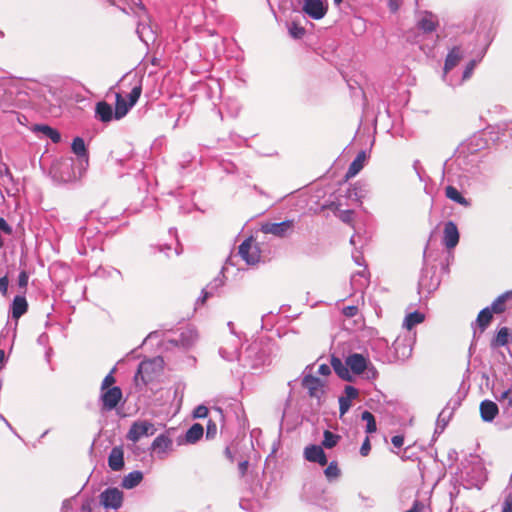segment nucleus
Here are the masks:
<instances>
[{"instance_id":"aec40b11","label":"nucleus","mask_w":512,"mask_h":512,"mask_svg":"<svg viewBox=\"0 0 512 512\" xmlns=\"http://www.w3.org/2000/svg\"><path fill=\"white\" fill-rule=\"evenodd\" d=\"M366 160V154L364 151H361L357 154L356 158L350 164L346 174L345 179L348 180L356 176L364 167V163Z\"/></svg>"},{"instance_id":"c9c22d12","label":"nucleus","mask_w":512,"mask_h":512,"mask_svg":"<svg viewBox=\"0 0 512 512\" xmlns=\"http://www.w3.org/2000/svg\"><path fill=\"white\" fill-rule=\"evenodd\" d=\"M141 93H142V85L139 84L137 86H135L130 94L128 95V103H129V106H134L136 104V102L138 101V99L140 98L141 96Z\"/></svg>"},{"instance_id":"f8f14e48","label":"nucleus","mask_w":512,"mask_h":512,"mask_svg":"<svg viewBox=\"0 0 512 512\" xmlns=\"http://www.w3.org/2000/svg\"><path fill=\"white\" fill-rule=\"evenodd\" d=\"M459 242V232L456 224L448 221L444 226L443 243L446 248L452 249L457 246Z\"/></svg>"},{"instance_id":"473e14b6","label":"nucleus","mask_w":512,"mask_h":512,"mask_svg":"<svg viewBox=\"0 0 512 512\" xmlns=\"http://www.w3.org/2000/svg\"><path fill=\"white\" fill-rule=\"evenodd\" d=\"M361 418L367 422L366 432L374 433L377 429L374 415L369 411H364L361 415Z\"/></svg>"},{"instance_id":"4468645a","label":"nucleus","mask_w":512,"mask_h":512,"mask_svg":"<svg viewBox=\"0 0 512 512\" xmlns=\"http://www.w3.org/2000/svg\"><path fill=\"white\" fill-rule=\"evenodd\" d=\"M305 458L310 462H315L320 464L321 466L327 465V457L322 449V447L317 445H311L305 448Z\"/></svg>"},{"instance_id":"58836bf2","label":"nucleus","mask_w":512,"mask_h":512,"mask_svg":"<svg viewBox=\"0 0 512 512\" xmlns=\"http://www.w3.org/2000/svg\"><path fill=\"white\" fill-rule=\"evenodd\" d=\"M116 382V379L115 377L113 376V373L110 372L108 375L105 376V378L103 379L102 381V384H101V390L104 391V390H107V389H110L112 388L113 384Z\"/></svg>"},{"instance_id":"9b49d317","label":"nucleus","mask_w":512,"mask_h":512,"mask_svg":"<svg viewBox=\"0 0 512 512\" xmlns=\"http://www.w3.org/2000/svg\"><path fill=\"white\" fill-rule=\"evenodd\" d=\"M439 25L437 16L429 11H424L421 13V17L417 23V27L419 30L424 33H431L437 29Z\"/></svg>"},{"instance_id":"6ab92c4d","label":"nucleus","mask_w":512,"mask_h":512,"mask_svg":"<svg viewBox=\"0 0 512 512\" xmlns=\"http://www.w3.org/2000/svg\"><path fill=\"white\" fill-rule=\"evenodd\" d=\"M11 310L12 318L18 320L28 310V302L26 298L22 295L15 296L12 302Z\"/></svg>"},{"instance_id":"49530a36","label":"nucleus","mask_w":512,"mask_h":512,"mask_svg":"<svg viewBox=\"0 0 512 512\" xmlns=\"http://www.w3.org/2000/svg\"><path fill=\"white\" fill-rule=\"evenodd\" d=\"M475 66H476V61L475 60H471L468 63V65L466 66V69L464 70L463 79H468L471 76Z\"/></svg>"},{"instance_id":"6e6d98bb","label":"nucleus","mask_w":512,"mask_h":512,"mask_svg":"<svg viewBox=\"0 0 512 512\" xmlns=\"http://www.w3.org/2000/svg\"><path fill=\"white\" fill-rule=\"evenodd\" d=\"M0 176H7L9 178H12V174L6 164L0 163Z\"/></svg>"},{"instance_id":"13d9d810","label":"nucleus","mask_w":512,"mask_h":512,"mask_svg":"<svg viewBox=\"0 0 512 512\" xmlns=\"http://www.w3.org/2000/svg\"><path fill=\"white\" fill-rule=\"evenodd\" d=\"M238 469L241 473L242 476H244L247 472V469H248V461H242L239 463L238 465Z\"/></svg>"},{"instance_id":"603ef678","label":"nucleus","mask_w":512,"mask_h":512,"mask_svg":"<svg viewBox=\"0 0 512 512\" xmlns=\"http://www.w3.org/2000/svg\"><path fill=\"white\" fill-rule=\"evenodd\" d=\"M391 442L396 448H400L404 444V437L402 435H395L392 437Z\"/></svg>"},{"instance_id":"3c124183","label":"nucleus","mask_w":512,"mask_h":512,"mask_svg":"<svg viewBox=\"0 0 512 512\" xmlns=\"http://www.w3.org/2000/svg\"><path fill=\"white\" fill-rule=\"evenodd\" d=\"M358 313V308L356 306H347L343 309V314L346 317H354Z\"/></svg>"},{"instance_id":"774afa93","label":"nucleus","mask_w":512,"mask_h":512,"mask_svg":"<svg viewBox=\"0 0 512 512\" xmlns=\"http://www.w3.org/2000/svg\"><path fill=\"white\" fill-rule=\"evenodd\" d=\"M392 7H393L392 8L393 10H397V7H395V4H392Z\"/></svg>"},{"instance_id":"c03bdc74","label":"nucleus","mask_w":512,"mask_h":512,"mask_svg":"<svg viewBox=\"0 0 512 512\" xmlns=\"http://www.w3.org/2000/svg\"><path fill=\"white\" fill-rule=\"evenodd\" d=\"M28 279L29 276L26 271L20 272L18 276V285L21 289H24V291L26 290V287L28 285Z\"/></svg>"},{"instance_id":"de8ad7c7","label":"nucleus","mask_w":512,"mask_h":512,"mask_svg":"<svg viewBox=\"0 0 512 512\" xmlns=\"http://www.w3.org/2000/svg\"><path fill=\"white\" fill-rule=\"evenodd\" d=\"M9 280L7 276L0 278V293L4 296L7 295Z\"/></svg>"},{"instance_id":"5701e85b","label":"nucleus","mask_w":512,"mask_h":512,"mask_svg":"<svg viewBox=\"0 0 512 512\" xmlns=\"http://www.w3.org/2000/svg\"><path fill=\"white\" fill-rule=\"evenodd\" d=\"M204 433V428L201 424H193L185 434V440L187 443L194 444L199 441Z\"/></svg>"},{"instance_id":"37998d69","label":"nucleus","mask_w":512,"mask_h":512,"mask_svg":"<svg viewBox=\"0 0 512 512\" xmlns=\"http://www.w3.org/2000/svg\"><path fill=\"white\" fill-rule=\"evenodd\" d=\"M344 392H345V395H346L344 398H346V399H348L350 401L352 399L357 398L358 394H359L358 390L356 388H354L353 386H346Z\"/></svg>"},{"instance_id":"b1692460","label":"nucleus","mask_w":512,"mask_h":512,"mask_svg":"<svg viewBox=\"0 0 512 512\" xmlns=\"http://www.w3.org/2000/svg\"><path fill=\"white\" fill-rule=\"evenodd\" d=\"M510 298H512V291L505 292L502 295H500L499 297H497L493 301L491 308H490L492 313H495V314L503 313L506 310V305H505L506 301Z\"/></svg>"},{"instance_id":"5fc2aeb1","label":"nucleus","mask_w":512,"mask_h":512,"mask_svg":"<svg viewBox=\"0 0 512 512\" xmlns=\"http://www.w3.org/2000/svg\"><path fill=\"white\" fill-rule=\"evenodd\" d=\"M502 512H512V498L507 497L503 503Z\"/></svg>"},{"instance_id":"79ce46f5","label":"nucleus","mask_w":512,"mask_h":512,"mask_svg":"<svg viewBox=\"0 0 512 512\" xmlns=\"http://www.w3.org/2000/svg\"><path fill=\"white\" fill-rule=\"evenodd\" d=\"M209 413L208 408L205 405H199L193 412L194 418H206Z\"/></svg>"},{"instance_id":"052dcab7","label":"nucleus","mask_w":512,"mask_h":512,"mask_svg":"<svg viewBox=\"0 0 512 512\" xmlns=\"http://www.w3.org/2000/svg\"><path fill=\"white\" fill-rule=\"evenodd\" d=\"M511 392H512V388L507 389L506 391H504V392L502 393V395H501L500 399H501V400H503V399H507V400H508V398H510V394H511Z\"/></svg>"},{"instance_id":"f3484780","label":"nucleus","mask_w":512,"mask_h":512,"mask_svg":"<svg viewBox=\"0 0 512 512\" xmlns=\"http://www.w3.org/2000/svg\"><path fill=\"white\" fill-rule=\"evenodd\" d=\"M173 441L168 436L161 434L152 442V450L157 454H164L172 449Z\"/></svg>"},{"instance_id":"69168bd1","label":"nucleus","mask_w":512,"mask_h":512,"mask_svg":"<svg viewBox=\"0 0 512 512\" xmlns=\"http://www.w3.org/2000/svg\"><path fill=\"white\" fill-rule=\"evenodd\" d=\"M342 1H343V0H334V3H335L336 5H340V4L342 3Z\"/></svg>"},{"instance_id":"a18cd8bd","label":"nucleus","mask_w":512,"mask_h":512,"mask_svg":"<svg viewBox=\"0 0 512 512\" xmlns=\"http://www.w3.org/2000/svg\"><path fill=\"white\" fill-rule=\"evenodd\" d=\"M370 450H371V444H370V439L369 437L367 436L362 445H361V448H360V454L364 457L368 456V454L370 453Z\"/></svg>"},{"instance_id":"864d4df0","label":"nucleus","mask_w":512,"mask_h":512,"mask_svg":"<svg viewBox=\"0 0 512 512\" xmlns=\"http://www.w3.org/2000/svg\"><path fill=\"white\" fill-rule=\"evenodd\" d=\"M318 373L323 376H328L331 373L330 366L327 364H321L318 368Z\"/></svg>"},{"instance_id":"0eeeda50","label":"nucleus","mask_w":512,"mask_h":512,"mask_svg":"<svg viewBox=\"0 0 512 512\" xmlns=\"http://www.w3.org/2000/svg\"><path fill=\"white\" fill-rule=\"evenodd\" d=\"M302 10L315 20L322 19L328 11V6L322 0H304Z\"/></svg>"},{"instance_id":"20e7f679","label":"nucleus","mask_w":512,"mask_h":512,"mask_svg":"<svg viewBox=\"0 0 512 512\" xmlns=\"http://www.w3.org/2000/svg\"><path fill=\"white\" fill-rule=\"evenodd\" d=\"M301 386L307 390L309 397L315 398L318 404L325 395V382L318 377L307 374L301 381Z\"/></svg>"},{"instance_id":"ea45409f","label":"nucleus","mask_w":512,"mask_h":512,"mask_svg":"<svg viewBox=\"0 0 512 512\" xmlns=\"http://www.w3.org/2000/svg\"><path fill=\"white\" fill-rule=\"evenodd\" d=\"M217 431H218V428H217L216 423L213 422L212 420H209L207 423V428H206V437L208 439H213L216 436Z\"/></svg>"},{"instance_id":"f704fd0d","label":"nucleus","mask_w":512,"mask_h":512,"mask_svg":"<svg viewBox=\"0 0 512 512\" xmlns=\"http://www.w3.org/2000/svg\"><path fill=\"white\" fill-rule=\"evenodd\" d=\"M305 33V28L296 22H293L289 27V34L295 39H301Z\"/></svg>"},{"instance_id":"a19ab883","label":"nucleus","mask_w":512,"mask_h":512,"mask_svg":"<svg viewBox=\"0 0 512 512\" xmlns=\"http://www.w3.org/2000/svg\"><path fill=\"white\" fill-rule=\"evenodd\" d=\"M351 407V401L344 398V397H340L339 398V411H340V416H343Z\"/></svg>"},{"instance_id":"ddd939ff","label":"nucleus","mask_w":512,"mask_h":512,"mask_svg":"<svg viewBox=\"0 0 512 512\" xmlns=\"http://www.w3.org/2000/svg\"><path fill=\"white\" fill-rule=\"evenodd\" d=\"M346 364L354 374H362L367 368V359L359 353L347 357Z\"/></svg>"},{"instance_id":"c85d7f7f","label":"nucleus","mask_w":512,"mask_h":512,"mask_svg":"<svg viewBox=\"0 0 512 512\" xmlns=\"http://www.w3.org/2000/svg\"><path fill=\"white\" fill-rule=\"evenodd\" d=\"M492 319L493 313L490 308L486 307L479 312L476 322L481 331H484L489 326Z\"/></svg>"},{"instance_id":"8fccbe9b","label":"nucleus","mask_w":512,"mask_h":512,"mask_svg":"<svg viewBox=\"0 0 512 512\" xmlns=\"http://www.w3.org/2000/svg\"><path fill=\"white\" fill-rule=\"evenodd\" d=\"M0 230L2 232H4L5 234H7V235H11L12 234L11 226L2 217H0Z\"/></svg>"},{"instance_id":"39448f33","label":"nucleus","mask_w":512,"mask_h":512,"mask_svg":"<svg viewBox=\"0 0 512 512\" xmlns=\"http://www.w3.org/2000/svg\"><path fill=\"white\" fill-rule=\"evenodd\" d=\"M156 429L149 421H135L132 423L128 433L127 439L136 443L143 436L153 435Z\"/></svg>"},{"instance_id":"4c0bfd02","label":"nucleus","mask_w":512,"mask_h":512,"mask_svg":"<svg viewBox=\"0 0 512 512\" xmlns=\"http://www.w3.org/2000/svg\"><path fill=\"white\" fill-rule=\"evenodd\" d=\"M337 216L342 222L351 224L353 222L354 212L352 210H342Z\"/></svg>"},{"instance_id":"680f3d73","label":"nucleus","mask_w":512,"mask_h":512,"mask_svg":"<svg viewBox=\"0 0 512 512\" xmlns=\"http://www.w3.org/2000/svg\"><path fill=\"white\" fill-rule=\"evenodd\" d=\"M224 453H225V455H226V457H227V458H229L231 461L233 460V455H232V452H231V450H230V448H229V447H226V448H225Z\"/></svg>"},{"instance_id":"f03ea898","label":"nucleus","mask_w":512,"mask_h":512,"mask_svg":"<svg viewBox=\"0 0 512 512\" xmlns=\"http://www.w3.org/2000/svg\"><path fill=\"white\" fill-rule=\"evenodd\" d=\"M238 253L248 265H255L260 261L261 250L253 237L247 238L240 244Z\"/></svg>"},{"instance_id":"412c9836","label":"nucleus","mask_w":512,"mask_h":512,"mask_svg":"<svg viewBox=\"0 0 512 512\" xmlns=\"http://www.w3.org/2000/svg\"><path fill=\"white\" fill-rule=\"evenodd\" d=\"M331 366L334 369L335 373L345 381H352V376L349 371V367L347 364L343 363L341 359L338 357L332 356L331 358Z\"/></svg>"},{"instance_id":"7c9ffc66","label":"nucleus","mask_w":512,"mask_h":512,"mask_svg":"<svg viewBox=\"0 0 512 512\" xmlns=\"http://www.w3.org/2000/svg\"><path fill=\"white\" fill-rule=\"evenodd\" d=\"M509 329L507 327H502L496 334L495 338L493 339L491 345L492 347H502L505 346L508 343L509 339Z\"/></svg>"},{"instance_id":"4d7b16f0","label":"nucleus","mask_w":512,"mask_h":512,"mask_svg":"<svg viewBox=\"0 0 512 512\" xmlns=\"http://www.w3.org/2000/svg\"><path fill=\"white\" fill-rule=\"evenodd\" d=\"M136 8H137V11H135V13L141 17L142 15H147V12H146V8L145 6L143 5L142 2H139L136 4Z\"/></svg>"},{"instance_id":"f257e3e1","label":"nucleus","mask_w":512,"mask_h":512,"mask_svg":"<svg viewBox=\"0 0 512 512\" xmlns=\"http://www.w3.org/2000/svg\"><path fill=\"white\" fill-rule=\"evenodd\" d=\"M163 370V360L159 357L143 360L135 374V381L141 380L144 384L151 382Z\"/></svg>"},{"instance_id":"bb28decb","label":"nucleus","mask_w":512,"mask_h":512,"mask_svg":"<svg viewBox=\"0 0 512 512\" xmlns=\"http://www.w3.org/2000/svg\"><path fill=\"white\" fill-rule=\"evenodd\" d=\"M462 53L459 47H453L451 51L448 53L446 60H445V70H451L453 69L461 60Z\"/></svg>"},{"instance_id":"2eb2a0df","label":"nucleus","mask_w":512,"mask_h":512,"mask_svg":"<svg viewBox=\"0 0 512 512\" xmlns=\"http://www.w3.org/2000/svg\"><path fill=\"white\" fill-rule=\"evenodd\" d=\"M480 415L483 421L491 422L499 413L498 406L495 402L484 400L480 403Z\"/></svg>"},{"instance_id":"0e129e2a","label":"nucleus","mask_w":512,"mask_h":512,"mask_svg":"<svg viewBox=\"0 0 512 512\" xmlns=\"http://www.w3.org/2000/svg\"><path fill=\"white\" fill-rule=\"evenodd\" d=\"M4 358H5V353L3 350L0 349V363H2L4 361Z\"/></svg>"},{"instance_id":"e2e57ef3","label":"nucleus","mask_w":512,"mask_h":512,"mask_svg":"<svg viewBox=\"0 0 512 512\" xmlns=\"http://www.w3.org/2000/svg\"><path fill=\"white\" fill-rule=\"evenodd\" d=\"M208 297H209V293L208 292H204L203 297L200 299L201 304H205V302H206Z\"/></svg>"},{"instance_id":"09e8293b","label":"nucleus","mask_w":512,"mask_h":512,"mask_svg":"<svg viewBox=\"0 0 512 512\" xmlns=\"http://www.w3.org/2000/svg\"><path fill=\"white\" fill-rule=\"evenodd\" d=\"M424 509L425 505L422 502L416 500L414 501L412 507L405 512H424Z\"/></svg>"},{"instance_id":"cd10ccee","label":"nucleus","mask_w":512,"mask_h":512,"mask_svg":"<svg viewBox=\"0 0 512 512\" xmlns=\"http://www.w3.org/2000/svg\"><path fill=\"white\" fill-rule=\"evenodd\" d=\"M425 319V316L424 314L418 312V311H414L412 313H409L405 319H404V322H403V327L406 328V332H410L411 329L417 325V324H420L424 321Z\"/></svg>"},{"instance_id":"7ed1b4c3","label":"nucleus","mask_w":512,"mask_h":512,"mask_svg":"<svg viewBox=\"0 0 512 512\" xmlns=\"http://www.w3.org/2000/svg\"><path fill=\"white\" fill-rule=\"evenodd\" d=\"M415 337L410 332L400 334L393 342V349L399 360H406L412 355Z\"/></svg>"},{"instance_id":"4be33fe9","label":"nucleus","mask_w":512,"mask_h":512,"mask_svg":"<svg viewBox=\"0 0 512 512\" xmlns=\"http://www.w3.org/2000/svg\"><path fill=\"white\" fill-rule=\"evenodd\" d=\"M115 112L114 117L116 119L123 118L129 111L132 106H129V103L126 99L121 95V93H116L115 95Z\"/></svg>"},{"instance_id":"1a4fd4ad","label":"nucleus","mask_w":512,"mask_h":512,"mask_svg":"<svg viewBox=\"0 0 512 512\" xmlns=\"http://www.w3.org/2000/svg\"><path fill=\"white\" fill-rule=\"evenodd\" d=\"M105 508L118 509L123 502V493L117 488H108L100 495Z\"/></svg>"},{"instance_id":"338daca9","label":"nucleus","mask_w":512,"mask_h":512,"mask_svg":"<svg viewBox=\"0 0 512 512\" xmlns=\"http://www.w3.org/2000/svg\"><path fill=\"white\" fill-rule=\"evenodd\" d=\"M508 404L512 407V397L508 398Z\"/></svg>"},{"instance_id":"a211bd4d","label":"nucleus","mask_w":512,"mask_h":512,"mask_svg":"<svg viewBox=\"0 0 512 512\" xmlns=\"http://www.w3.org/2000/svg\"><path fill=\"white\" fill-rule=\"evenodd\" d=\"M95 114L104 123L110 122L114 117L112 106L105 101H100L96 104Z\"/></svg>"},{"instance_id":"9d476101","label":"nucleus","mask_w":512,"mask_h":512,"mask_svg":"<svg viewBox=\"0 0 512 512\" xmlns=\"http://www.w3.org/2000/svg\"><path fill=\"white\" fill-rule=\"evenodd\" d=\"M197 338V332L194 329L187 327L184 328L176 338L170 339L169 342L176 346L189 348L196 342Z\"/></svg>"},{"instance_id":"393cba45","label":"nucleus","mask_w":512,"mask_h":512,"mask_svg":"<svg viewBox=\"0 0 512 512\" xmlns=\"http://www.w3.org/2000/svg\"><path fill=\"white\" fill-rule=\"evenodd\" d=\"M33 131L41 132L47 138L51 139L53 143H58L61 140L60 133L56 129H54L48 125H44V124L35 125L33 128Z\"/></svg>"},{"instance_id":"dca6fc26","label":"nucleus","mask_w":512,"mask_h":512,"mask_svg":"<svg viewBox=\"0 0 512 512\" xmlns=\"http://www.w3.org/2000/svg\"><path fill=\"white\" fill-rule=\"evenodd\" d=\"M108 465L113 471H119L124 467V453L121 447H114L111 450Z\"/></svg>"},{"instance_id":"6e6552de","label":"nucleus","mask_w":512,"mask_h":512,"mask_svg":"<svg viewBox=\"0 0 512 512\" xmlns=\"http://www.w3.org/2000/svg\"><path fill=\"white\" fill-rule=\"evenodd\" d=\"M122 390L118 386L102 391L101 401L103 410L111 411L115 409L122 399Z\"/></svg>"},{"instance_id":"c756f323","label":"nucleus","mask_w":512,"mask_h":512,"mask_svg":"<svg viewBox=\"0 0 512 512\" xmlns=\"http://www.w3.org/2000/svg\"><path fill=\"white\" fill-rule=\"evenodd\" d=\"M445 195L450 200L455 201L456 203H459L463 206L469 205V202L466 200V198H464L454 186H447L445 189Z\"/></svg>"},{"instance_id":"2f4dec72","label":"nucleus","mask_w":512,"mask_h":512,"mask_svg":"<svg viewBox=\"0 0 512 512\" xmlns=\"http://www.w3.org/2000/svg\"><path fill=\"white\" fill-rule=\"evenodd\" d=\"M323 436L324 439L322 445L328 449L335 447L340 439L339 435L334 434L329 430H325Z\"/></svg>"},{"instance_id":"72a5a7b5","label":"nucleus","mask_w":512,"mask_h":512,"mask_svg":"<svg viewBox=\"0 0 512 512\" xmlns=\"http://www.w3.org/2000/svg\"><path fill=\"white\" fill-rule=\"evenodd\" d=\"M71 148L72 151L78 156H84L86 154V146L84 140L80 137L74 138Z\"/></svg>"},{"instance_id":"a878e982","label":"nucleus","mask_w":512,"mask_h":512,"mask_svg":"<svg viewBox=\"0 0 512 512\" xmlns=\"http://www.w3.org/2000/svg\"><path fill=\"white\" fill-rule=\"evenodd\" d=\"M143 479V474L140 471H133L126 475L121 483L125 489H132L136 487Z\"/></svg>"},{"instance_id":"bf43d9fd","label":"nucleus","mask_w":512,"mask_h":512,"mask_svg":"<svg viewBox=\"0 0 512 512\" xmlns=\"http://www.w3.org/2000/svg\"><path fill=\"white\" fill-rule=\"evenodd\" d=\"M328 209H330L331 211H333L334 213H338L341 211L340 210V204L339 203H336V202H331L329 205L326 206Z\"/></svg>"},{"instance_id":"e433bc0d","label":"nucleus","mask_w":512,"mask_h":512,"mask_svg":"<svg viewBox=\"0 0 512 512\" xmlns=\"http://www.w3.org/2000/svg\"><path fill=\"white\" fill-rule=\"evenodd\" d=\"M325 476L329 479L337 478L340 474V470L336 462H331L324 471Z\"/></svg>"},{"instance_id":"423d86ee","label":"nucleus","mask_w":512,"mask_h":512,"mask_svg":"<svg viewBox=\"0 0 512 512\" xmlns=\"http://www.w3.org/2000/svg\"><path fill=\"white\" fill-rule=\"evenodd\" d=\"M294 229V220H284L279 223H265L261 231L265 234H272L277 237H284Z\"/></svg>"}]
</instances>
